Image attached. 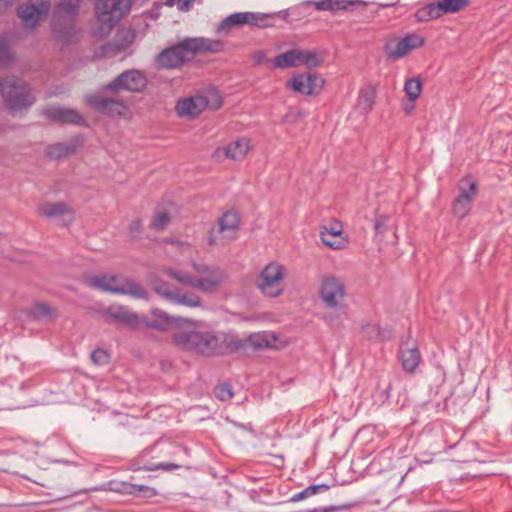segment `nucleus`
<instances>
[{
  "instance_id": "obj_39",
  "label": "nucleus",
  "mask_w": 512,
  "mask_h": 512,
  "mask_svg": "<svg viewBox=\"0 0 512 512\" xmlns=\"http://www.w3.org/2000/svg\"><path fill=\"white\" fill-rule=\"evenodd\" d=\"M329 489V486L326 484H319V485H310L304 490L296 493L291 497L292 502H298L301 500H304L310 496H313L319 492L327 491Z\"/></svg>"
},
{
  "instance_id": "obj_37",
  "label": "nucleus",
  "mask_w": 512,
  "mask_h": 512,
  "mask_svg": "<svg viewBox=\"0 0 512 512\" xmlns=\"http://www.w3.org/2000/svg\"><path fill=\"white\" fill-rule=\"evenodd\" d=\"M404 91L408 99L414 102L421 94L422 82L419 78H411L405 81Z\"/></svg>"
},
{
  "instance_id": "obj_4",
  "label": "nucleus",
  "mask_w": 512,
  "mask_h": 512,
  "mask_svg": "<svg viewBox=\"0 0 512 512\" xmlns=\"http://www.w3.org/2000/svg\"><path fill=\"white\" fill-rule=\"evenodd\" d=\"M0 94L5 106L13 114L29 108L35 102L29 85L14 77L0 80Z\"/></svg>"
},
{
  "instance_id": "obj_10",
  "label": "nucleus",
  "mask_w": 512,
  "mask_h": 512,
  "mask_svg": "<svg viewBox=\"0 0 512 512\" xmlns=\"http://www.w3.org/2000/svg\"><path fill=\"white\" fill-rule=\"evenodd\" d=\"M285 268L277 262L267 264L257 279V287L270 297H277L283 292L282 282Z\"/></svg>"
},
{
  "instance_id": "obj_41",
  "label": "nucleus",
  "mask_w": 512,
  "mask_h": 512,
  "mask_svg": "<svg viewBox=\"0 0 512 512\" xmlns=\"http://www.w3.org/2000/svg\"><path fill=\"white\" fill-rule=\"evenodd\" d=\"M171 220L170 214L166 211L158 212L154 215L150 227L155 231H162Z\"/></svg>"
},
{
  "instance_id": "obj_2",
  "label": "nucleus",
  "mask_w": 512,
  "mask_h": 512,
  "mask_svg": "<svg viewBox=\"0 0 512 512\" xmlns=\"http://www.w3.org/2000/svg\"><path fill=\"white\" fill-rule=\"evenodd\" d=\"M193 273L164 269V273L178 282L206 294L217 292L227 278L226 272L219 266L204 263H192Z\"/></svg>"
},
{
  "instance_id": "obj_43",
  "label": "nucleus",
  "mask_w": 512,
  "mask_h": 512,
  "mask_svg": "<svg viewBox=\"0 0 512 512\" xmlns=\"http://www.w3.org/2000/svg\"><path fill=\"white\" fill-rule=\"evenodd\" d=\"M320 237L323 244L331 249L338 250L344 247V241L342 239L332 238L327 232H320Z\"/></svg>"
},
{
  "instance_id": "obj_45",
  "label": "nucleus",
  "mask_w": 512,
  "mask_h": 512,
  "mask_svg": "<svg viewBox=\"0 0 512 512\" xmlns=\"http://www.w3.org/2000/svg\"><path fill=\"white\" fill-rule=\"evenodd\" d=\"M91 360L96 365H104L109 362V354L103 349H96L91 353Z\"/></svg>"
},
{
  "instance_id": "obj_5",
  "label": "nucleus",
  "mask_w": 512,
  "mask_h": 512,
  "mask_svg": "<svg viewBox=\"0 0 512 512\" xmlns=\"http://www.w3.org/2000/svg\"><path fill=\"white\" fill-rule=\"evenodd\" d=\"M131 8L130 0H97V19L103 32H109Z\"/></svg>"
},
{
  "instance_id": "obj_32",
  "label": "nucleus",
  "mask_w": 512,
  "mask_h": 512,
  "mask_svg": "<svg viewBox=\"0 0 512 512\" xmlns=\"http://www.w3.org/2000/svg\"><path fill=\"white\" fill-rule=\"evenodd\" d=\"M30 315L36 320L52 321L56 318V310L43 302L36 303L31 309Z\"/></svg>"
},
{
  "instance_id": "obj_46",
  "label": "nucleus",
  "mask_w": 512,
  "mask_h": 512,
  "mask_svg": "<svg viewBox=\"0 0 512 512\" xmlns=\"http://www.w3.org/2000/svg\"><path fill=\"white\" fill-rule=\"evenodd\" d=\"M389 217L386 215H380L375 219L374 230L375 235L379 236L387 231Z\"/></svg>"
},
{
  "instance_id": "obj_12",
  "label": "nucleus",
  "mask_w": 512,
  "mask_h": 512,
  "mask_svg": "<svg viewBox=\"0 0 512 512\" xmlns=\"http://www.w3.org/2000/svg\"><path fill=\"white\" fill-rule=\"evenodd\" d=\"M424 44V37L417 33H409L402 38L389 39L384 45V52L388 59L399 60Z\"/></svg>"
},
{
  "instance_id": "obj_38",
  "label": "nucleus",
  "mask_w": 512,
  "mask_h": 512,
  "mask_svg": "<svg viewBox=\"0 0 512 512\" xmlns=\"http://www.w3.org/2000/svg\"><path fill=\"white\" fill-rule=\"evenodd\" d=\"M439 4L444 15L461 11L468 6L469 0H440Z\"/></svg>"
},
{
  "instance_id": "obj_56",
  "label": "nucleus",
  "mask_w": 512,
  "mask_h": 512,
  "mask_svg": "<svg viewBox=\"0 0 512 512\" xmlns=\"http://www.w3.org/2000/svg\"><path fill=\"white\" fill-rule=\"evenodd\" d=\"M257 55H258V59H257V61H258V62H261V61H262V59L264 58V54H263L262 52H258V53H257Z\"/></svg>"
},
{
  "instance_id": "obj_52",
  "label": "nucleus",
  "mask_w": 512,
  "mask_h": 512,
  "mask_svg": "<svg viewBox=\"0 0 512 512\" xmlns=\"http://www.w3.org/2000/svg\"><path fill=\"white\" fill-rule=\"evenodd\" d=\"M392 337H393V333H392L391 329L380 327V333H379L377 341H381V342L388 341V340L392 339Z\"/></svg>"
},
{
  "instance_id": "obj_48",
  "label": "nucleus",
  "mask_w": 512,
  "mask_h": 512,
  "mask_svg": "<svg viewBox=\"0 0 512 512\" xmlns=\"http://www.w3.org/2000/svg\"><path fill=\"white\" fill-rule=\"evenodd\" d=\"M179 467H180V465H178V464L159 463V464L146 465V466L143 467V469L147 470V471H155V470H159V469H162V470H165V471H171V470H174V469H178Z\"/></svg>"
},
{
  "instance_id": "obj_24",
  "label": "nucleus",
  "mask_w": 512,
  "mask_h": 512,
  "mask_svg": "<svg viewBox=\"0 0 512 512\" xmlns=\"http://www.w3.org/2000/svg\"><path fill=\"white\" fill-rule=\"evenodd\" d=\"M278 337L273 332H258L250 334L246 339L242 340L244 342V347H251L253 349H266L272 348L275 346Z\"/></svg>"
},
{
  "instance_id": "obj_7",
  "label": "nucleus",
  "mask_w": 512,
  "mask_h": 512,
  "mask_svg": "<svg viewBox=\"0 0 512 512\" xmlns=\"http://www.w3.org/2000/svg\"><path fill=\"white\" fill-rule=\"evenodd\" d=\"M239 215L234 210H228L219 218L217 227L209 232V245H224L235 240L239 230Z\"/></svg>"
},
{
  "instance_id": "obj_53",
  "label": "nucleus",
  "mask_w": 512,
  "mask_h": 512,
  "mask_svg": "<svg viewBox=\"0 0 512 512\" xmlns=\"http://www.w3.org/2000/svg\"><path fill=\"white\" fill-rule=\"evenodd\" d=\"M324 319L328 322V324L333 327V328H336L340 325V321H339V317H334V316H331L329 314H326L324 316Z\"/></svg>"
},
{
  "instance_id": "obj_19",
  "label": "nucleus",
  "mask_w": 512,
  "mask_h": 512,
  "mask_svg": "<svg viewBox=\"0 0 512 512\" xmlns=\"http://www.w3.org/2000/svg\"><path fill=\"white\" fill-rule=\"evenodd\" d=\"M43 115L54 122L86 126V120L77 110L67 107H48L43 110Z\"/></svg>"
},
{
  "instance_id": "obj_25",
  "label": "nucleus",
  "mask_w": 512,
  "mask_h": 512,
  "mask_svg": "<svg viewBox=\"0 0 512 512\" xmlns=\"http://www.w3.org/2000/svg\"><path fill=\"white\" fill-rule=\"evenodd\" d=\"M358 2V0H319L307 1L304 4L313 5L317 11H329L336 13L338 11H347Z\"/></svg>"
},
{
  "instance_id": "obj_55",
  "label": "nucleus",
  "mask_w": 512,
  "mask_h": 512,
  "mask_svg": "<svg viewBox=\"0 0 512 512\" xmlns=\"http://www.w3.org/2000/svg\"><path fill=\"white\" fill-rule=\"evenodd\" d=\"M15 0H0V13H4L7 11L13 4Z\"/></svg>"
},
{
  "instance_id": "obj_36",
  "label": "nucleus",
  "mask_w": 512,
  "mask_h": 512,
  "mask_svg": "<svg viewBox=\"0 0 512 512\" xmlns=\"http://www.w3.org/2000/svg\"><path fill=\"white\" fill-rule=\"evenodd\" d=\"M123 491L127 494H131L134 496H142V497H153L157 493L155 489L141 485V484H130V483H124L123 484Z\"/></svg>"
},
{
  "instance_id": "obj_17",
  "label": "nucleus",
  "mask_w": 512,
  "mask_h": 512,
  "mask_svg": "<svg viewBox=\"0 0 512 512\" xmlns=\"http://www.w3.org/2000/svg\"><path fill=\"white\" fill-rule=\"evenodd\" d=\"M346 290L341 279L335 276L324 277L320 287V297L328 308H339Z\"/></svg>"
},
{
  "instance_id": "obj_6",
  "label": "nucleus",
  "mask_w": 512,
  "mask_h": 512,
  "mask_svg": "<svg viewBox=\"0 0 512 512\" xmlns=\"http://www.w3.org/2000/svg\"><path fill=\"white\" fill-rule=\"evenodd\" d=\"M56 18L52 21L53 31L63 42H69L74 35L72 22L78 14V5L73 0H61L56 6Z\"/></svg>"
},
{
  "instance_id": "obj_23",
  "label": "nucleus",
  "mask_w": 512,
  "mask_h": 512,
  "mask_svg": "<svg viewBox=\"0 0 512 512\" xmlns=\"http://www.w3.org/2000/svg\"><path fill=\"white\" fill-rule=\"evenodd\" d=\"M37 212L40 216L47 218L66 217V224L71 223L74 219V211L63 201L43 203L38 206Z\"/></svg>"
},
{
  "instance_id": "obj_27",
  "label": "nucleus",
  "mask_w": 512,
  "mask_h": 512,
  "mask_svg": "<svg viewBox=\"0 0 512 512\" xmlns=\"http://www.w3.org/2000/svg\"><path fill=\"white\" fill-rule=\"evenodd\" d=\"M301 50L290 49L284 53L278 54L274 58V65L278 68L298 67L300 66Z\"/></svg>"
},
{
  "instance_id": "obj_51",
  "label": "nucleus",
  "mask_w": 512,
  "mask_h": 512,
  "mask_svg": "<svg viewBox=\"0 0 512 512\" xmlns=\"http://www.w3.org/2000/svg\"><path fill=\"white\" fill-rule=\"evenodd\" d=\"M153 314L155 315V317L160 321L162 322L166 327L167 325L169 324H172L173 323V318L171 316H169L166 312L164 311H161V310H154L153 311Z\"/></svg>"
},
{
  "instance_id": "obj_29",
  "label": "nucleus",
  "mask_w": 512,
  "mask_h": 512,
  "mask_svg": "<svg viewBox=\"0 0 512 512\" xmlns=\"http://www.w3.org/2000/svg\"><path fill=\"white\" fill-rule=\"evenodd\" d=\"M443 15L440 8L439 1L437 3H428L420 7L415 12V18L417 22H428L430 20L438 19Z\"/></svg>"
},
{
  "instance_id": "obj_15",
  "label": "nucleus",
  "mask_w": 512,
  "mask_h": 512,
  "mask_svg": "<svg viewBox=\"0 0 512 512\" xmlns=\"http://www.w3.org/2000/svg\"><path fill=\"white\" fill-rule=\"evenodd\" d=\"M50 9V0H28L17 8V16L26 27L35 28L40 19L48 15Z\"/></svg>"
},
{
  "instance_id": "obj_42",
  "label": "nucleus",
  "mask_w": 512,
  "mask_h": 512,
  "mask_svg": "<svg viewBox=\"0 0 512 512\" xmlns=\"http://www.w3.org/2000/svg\"><path fill=\"white\" fill-rule=\"evenodd\" d=\"M214 394L220 401H228L233 397V391L230 384L222 383L215 387Z\"/></svg>"
},
{
  "instance_id": "obj_50",
  "label": "nucleus",
  "mask_w": 512,
  "mask_h": 512,
  "mask_svg": "<svg viewBox=\"0 0 512 512\" xmlns=\"http://www.w3.org/2000/svg\"><path fill=\"white\" fill-rule=\"evenodd\" d=\"M144 325L145 327H149V328H155L157 330H165L166 329V326L160 322L157 318L156 319H147V318H143L141 319V325Z\"/></svg>"
},
{
  "instance_id": "obj_26",
  "label": "nucleus",
  "mask_w": 512,
  "mask_h": 512,
  "mask_svg": "<svg viewBox=\"0 0 512 512\" xmlns=\"http://www.w3.org/2000/svg\"><path fill=\"white\" fill-rule=\"evenodd\" d=\"M193 57L200 52L218 53L224 49L220 40H212L204 37L188 38Z\"/></svg>"
},
{
  "instance_id": "obj_1",
  "label": "nucleus",
  "mask_w": 512,
  "mask_h": 512,
  "mask_svg": "<svg viewBox=\"0 0 512 512\" xmlns=\"http://www.w3.org/2000/svg\"><path fill=\"white\" fill-rule=\"evenodd\" d=\"M173 340L182 349L207 357L229 355L244 347L237 335L212 330L178 331Z\"/></svg>"
},
{
  "instance_id": "obj_18",
  "label": "nucleus",
  "mask_w": 512,
  "mask_h": 512,
  "mask_svg": "<svg viewBox=\"0 0 512 512\" xmlns=\"http://www.w3.org/2000/svg\"><path fill=\"white\" fill-rule=\"evenodd\" d=\"M323 85L322 78L309 73L295 75L287 82V87L303 95H316L320 93Z\"/></svg>"
},
{
  "instance_id": "obj_11",
  "label": "nucleus",
  "mask_w": 512,
  "mask_h": 512,
  "mask_svg": "<svg viewBox=\"0 0 512 512\" xmlns=\"http://www.w3.org/2000/svg\"><path fill=\"white\" fill-rule=\"evenodd\" d=\"M214 101L210 102L207 97L196 95L181 99L176 104V112L180 117L193 119L201 114L207 107L219 109L222 106V98L217 94H213Z\"/></svg>"
},
{
  "instance_id": "obj_49",
  "label": "nucleus",
  "mask_w": 512,
  "mask_h": 512,
  "mask_svg": "<svg viewBox=\"0 0 512 512\" xmlns=\"http://www.w3.org/2000/svg\"><path fill=\"white\" fill-rule=\"evenodd\" d=\"M321 232H327L329 236H331L332 238H336L341 235L342 226L340 223H334L330 226H324Z\"/></svg>"
},
{
  "instance_id": "obj_9",
  "label": "nucleus",
  "mask_w": 512,
  "mask_h": 512,
  "mask_svg": "<svg viewBox=\"0 0 512 512\" xmlns=\"http://www.w3.org/2000/svg\"><path fill=\"white\" fill-rule=\"evenodd\" d=\"M147 85L145 74L137 69H130L122 72L112 81L101 88L103 93H118L119 91L140 92Z\"/></svg>"
},
{
  "instance_id": "obj_35",
  "label": "nucleus",
  "mask_w": 512,
  "mask_h": 512,
  "mask_svg": "<svg viewBox=\"0 0 512 512\" xmlns=\"http://www.w3.org/2000/svg\"><path fill=\"white\" fill-rule=\"evenodd\" d=\"M14 61L11 43L7 36H0V68L9 67Z\"/></svg>"
},
{
  "instance_id": "obj_40",
  "label": "nucleus",
  "mask_w": 512,
  "mask_h": 512,
  "mask_svg": "<svg viewBox=\"0 0 512 512\" xmlns=\"http://www.w3.org/2000/svg\"><path fill=\"white\" fill-rule=\"evenodd\" d=\"M322 60L318 57L317 53L310 50H301L300 66L304 65L308 68H315L320 66Z\"/></svg>"
},
{
  "instance_id": "obj_31",
  "label": "nucleus",
  "mask_w": 512,
  "mask_h": 512,
  "mask_svg": "<svg viewBox=\"0 0 512 512\" xmlns=\"http://www.w3.org/2000/svg\"><path fill=\"white\" fill-rule=\"evenodd\" d=\"M152 289L164 299L172 302L178 288L158 278H151Z\"/></svg>"
},
{
  "instance_id": "obj_54",
  "label": "nucleus",
  "mask_w": 512,
  "mask_h": 512,
  "mask_svg": "<svg viewBox=\"0 0 512 512\" xmlns=\"http://www.w3.org/2000/svg\"><path fill=\"white\" fill-rule=\"evenodd\" d=\"M194 0H179L178 8L182 11H188L192 6Z\"/></svg>"
},
{
  "instance_id": "obj_14",
  "label": "nucleus",
  "mask_w": 512,
  "mask_h": 512,
  "mask_svg": "<svg viewBox=\"0 0 512 512\" xmlns=\"http://www.w3.org/2000/svg\"><path fill=\"white\" fill-rule=\"evenodd\" d=\"M271 16L258 12H236L224 18L217 27L218 33L227 32L234 26L249 24L259 28L268 26V19Z\"/></svg>"
},
{
  "instance_id": "obj_8",
  "label": "nucleus",
  "mask_w": 512,
  "mask_h": 512,
  "mask_svg": "<svg viewBox=\"0 0 512 512\" xmlns=\"http://www.w3.org/2000/svg\"><path fill=\"white\" fill-rule=\"evenodd\" d=\"M193 58L188 38L165 48L156 57L159 68L177 69Z\"/></svg>"
},
{
  "instance_id": "obj_21",
  "label": "nucleus",
  "mask_w": 512,
  "mask_h": 512,
  "mask_svg": "<svg viewBox=\"0 0 512 512\" xmlns=\"http://www.w3.org/2000/svg\"><path fill=\"white\" fill-rule=\"evenodd\" d=\"M398 355L403 370L408 373H414L421 361L420 352L416 344H410L408 341L402 342Z\"/></svg>"
},
{
  "instance_id": "obj_20",
  "label": "nucleus",
  "mask_w": 512,
  "mask_h": 512,
  "mask_svg": "<svg viewBox=\"0 0 512 512\" xmlns=\"http://www.w3.org/2000/svg\"><path fill=\"white\" fill-rule=\"evenodd\" d=\"M105 316L117 323L130 328H138L141 325V318L138 314L130 311L122 305H111L105 310Z\"/></svg>"
},
{
  "instance_id": "obj_3",
  "label": "nucleus",
  "mask_w": 512,
  "mask_h": 512,
  "mask_svg": "<svg viewBox=\"0 0 512 512\" xmlns=\"http://www.w3.org/2000/svg\"><path fill=\"white\" fill-rule=\"evenodd\" d=\"M87 283L94 289L117 295H128L146 299L147 291L136 281L112 274H99L88 278Z\"/></svg>"
},
{
  "instance_id": "obj_33",
  "label": "nucleus",
  "mask_w": 512,
  "mask_h": 512,
  "mask_svg": "<svg viewBox=\"0 0 512 512\" xmlns=\"http://www.w3.org/2000/svg\"><path fill=\"white\" fill-rule=\"evenodd\" d=\"M172 303L184 305L190 308L202 307L201 298L194 292L181 293L178 289L174 295Z\"/></svg>"
},
{
  "instance_id": "obj_13",
  "label": "nucleus",
  "mask_w": 512,
  "mask_h": 512,
  "mask_svg": "<svg viewBox=\"0 0 512 512\" xmlns=\"http://www.w3.org/2000/svg\"><path fill=\"white\" fill-rule=\"evenodd\" d=\"M459 195L453 204V213L459 219L466 217L471 209L472 202L477 195V182L472 176L467 175L463 177L459 184Z\"/></svg>"
},
{
  "instance_id": "obj_47",
  "label": "nucleus",
  "mask_w": 512,
  "mask_h": 512,
  "mask_svg": "<svg viewBox=\"0 0 512 512\" xmlns=\"http://www.w3.org/2000/svg\"><path fill=\"white\" fill-rule=\"evenodd\" d=\"M129 234L133 239L140 238L142 232H143V225L142 221L140 219L133 220L129 226Z\"/></svg>"
},
{
  "instance_id": "obj_44",
  "label": "nucleus",
  "mask_w": 512,
  "mask_h": 512,
  "mask_svg": "<svg viewBox=\"0 0 512 512\" xmlns=\"http://www.w3.org/2000/svg\"><path fill=\"white\" fill-rule=\"evenodd\" d=\"M362 333L366 338L377 341L380 333V326L374 323H368L362 326Z\"/></svg>"
},
{
  "instance_id": "obj_34",
  "label": "nucleus",
  "mask_w": 512,
  "mask_h": 512,
  "mask_svg": "<svg viewBox=\"0 0 512 512\" xmlns=\"http://www.w3.org/2000/svg\"><path fill=\"white\" fill-rule=\"evenodd\" d=\"M76 150L74 144H63L55 143L47 147L46 154L53 159H61L70 154H73Z\"/></svg>"
},
{
  "instance_id": "obj_16",
  "label": "nucleus",
  "mask_w": 512,
  "mask_h": 512,
  "mask_svg": "<svg viewBox=\"0 0 512 512\" xmlns=\"http://www.w3.org/2000/svg\"><path fill=\"white\" fill-rule=\"evenodd\" d=\"M85 102L94 110L109 117L124 115L127 106L124 101L101 94H90L85 97Z\"/></svg>"
},
{
  "instance_id": "obj_28",
  "label": "nucleus",
  "mask_w": 512,
  "mask_h": 512,
  "mask_svg": "<svg viewBox=\"0 0 512 512\" xmlns=\"http://www.w3.org/2000/svg\"><path fill=\"white\" fill-rule=\"evenodd\" d=\"M249 150V142L245 138L237 139L224 148V154L227 158L233 160L242 159Z\"/></svg>"
},
{
  "instance_id": "obj_22",
  "label": "nucleus",
  "mask_w": 512,
  "mask_h": 512,
  "mask_svg": "<svg viewBox=\"0 0 512 512\" xmlns=\"http://www.w3.org/2000/svg\"><path fill=\"white\" fill-rule=\"evenodd\" d=\"M134 39L135 34L130 29L120 30L114 41L107 42L102 46V52L108 57L115 56L126 50L134 42Z\"/></svg>"
},
{
  "instance_id": "obj_30",
  "label": "nucleus",
  "mask_w": 512,
  "mask_h": 512,
  "mask_svg": "<svg viewBox=\"0 0 512 512\" xmlns=\"http://www.w3.org/2000/svg\"><path fill=\"white\" fill-rule=\"evenodd\" d=\"M376 94V87L372 84L360 90L357 104L364 113H368L372 110Z\"/></svg>"
}]
</instances>
